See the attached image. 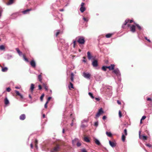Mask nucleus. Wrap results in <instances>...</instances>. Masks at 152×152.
I'll return each mask as SVG.
<instances>
[{
  "mask_svg": "<svg viewBox=\"0 0 152 152\" xmlns=\"http://www.w3.org/2000/svg\"><path fill=\"white\" fill-rule=\"evenodd\" d=\"M133 22V20L126 19L125 21L122 26V27L123 28H125L126 27H128L130 26V24L128 23L129 22L130 23H131L132 22Z\"/></svg>",
  "mask_w": 152,
  "mask_h": 152,
  "instance_id": "nucleus-1",
  "label": "nucleus"
},
{
  "mask_svg": "<svg viewBox=\"0 0 152 152\" xmlns=\"http://www.w3.org/2000/svg\"><path fill=\"white\" fill-rule=\"evenodd\" d=\"M77 40V42H78L79 44L83 45L84 44L85 42V38L83 36H79L76 38Z\"/></svg>",
  "mask_w": 152,
  "mask_h": 152,
  "instance_id": "nucleus-2",
  "label": "nucleus"
},
{
  "mask_svg": "<svg viewBox=\"0 0 152 152\" xmlns=\"http://www.w3.org/2000/svg\"><path fill=\"white\" fill-rule=\"evenodd\" d=\"M103 113H104V111L102 110V108H101L99 110L98 112L96 114L95 118L99 117L100 115Z\"/></svg>",
  "mask_w": 152,
  "mask_h": 152,
  "instance_id": "nucleus-3",
  "label": "nucleus"
},
{
  "mask_svg": "<svg viewBox=\"0 0 152 152\" xmlns=\"http://www.w3.org/2000/svg\"><path fill=\"white\" fill-rule=\"evenodd\" d=\"M85 5V4L84 2H82L81 4V7L80 9V10L81 12H83L84 11L86 10V7H84Z\"/></svg>",
  "mask_w": 152,
  "mask_h": 152,
  "instance_id": "nucleus-4",
  "label": "nucleus"
},
{
  "mask_svg": "<svg viewBox=\"0 0 152 152\" xmlns=\"http://www.w3.org/2000/svg\"><path fill=\"white\" fill-rule=\"evenodd\" d=\"M59 146L58 145H57L56 146H55V147H54L53 148V149H52L51 151V152H57V151H59Z\"/></svg>",
  "mask_w": 152,
  "mask_h": 152,
  "instance_id": "nucleus-5",
  "label": "nucleus"
},
{
  "mask_svg": "<svg viewBox=\"0 0 152 152\" xmlns=\"http://www.w3.org/2000/svg\"><path fill=\"white\" fill-rule=\"evenodd\" d=\"M83 75L86 78L90 79L91 75L89 73L84 72Z\"/></svg>",
  "mask_w": 152,
  "mask_h": 152,
  "instance_id": "nucleus-6",
  "label": "nucleus"
},
{
  "mask_svg": "<svg viewBox=\"0 0 152 152\" xmlns=\"http://www.w3.org/2000/svg\"><path fill=\"white\" fill-rule=\"evenodd\" d=\"M92 65L94 67H96L98 65V63L97 60H94L92 62Z\"/></svg>",
  "mask_w": 152,
  "mask_h": 152,
  "instance_id": "nucleus-7",
  "label": "nucleus"
},
{
  "mask_svg": "<svg viewBox=\"0 0 152 152\" xmlns=\"http://www.w3.org/2000/svg\"><path fill=\"white\" fill-rule=\"evenodd\" d=\"M4 102L5 104V107H6L9 104V102L8 99L7 97L6 96L4 100Z\"/></svg>",
  "mask_w": 152,
  "mask_h": 152,
  "instance_id": "nucleus-8",
  "label": "nucleus"
},
{
  "mask_svg": "<svg viewBox=\"0 0 152 152\" xmlns=\"http://www.w3.org/2000/svg\"><path fill=\"white\" fill-rule=\"evenodd\" d=\"M30 64L32 67H35L36 66V63L34 60H31Z\"/></svg>",
  "mask_w": 152,
  "mask_h": 152,
  "instance_id": "nucleus-9",
  "label": "nucleus"
},
{
  "mask_svg": "<svg viewBox=\"0 0 152 152\" xmlns=\"http://www.w3.org/2000/svg\"><path fill=\"white\" fill-rule=\"evenodd\" d=\"M113 72L115 73V74L117 75H119L120 74L119 70L118 69V68H116V69H113Z\"/></svg>",
  "mask_w": 152,
  "mask_h": 152,
  "instance_id": "nucleus-10",
  "label": "nucleus"
},
{
  "mask_svg": "<svg viewBox=\"0 0 152 152\" xmlns=\"http://www.w3.org/2000/svg\"><path fill=\"white\" fill-rule=\"evenodd\" d=\"M69 84L68 85V87L69 89H71L72 88L74 89V85L71 82H69Z\"/></svg>",
  "mask_w": 152,
  "mask_h": 152,
  "instance_id": "nucleus-11",
  "label": "nucleus"
},
{
  "mask_svg": "<svg viewBox=\"0 0 152 152\" xmlns=\"http://www.w3.org/2000/svg\"><path fill=\"white\" fill-rule=\"evenodd\" d=\"M115 66V65L114 64H111L110 66H107V68L109 69V70H113L114 69Z\"/></svg>",
  "mask_w": 152,
  "mask_h": 152,
  "instance_id": "nucleus-12",
  "label": "nucleus"
},
{
  "mask_svg": "<svg viewBox=\"0 0 152 152\" xmlns=\"http://www.w3.org/2000/svg\"><path fill=\"white\" fill-rule=\"evenodd\" d=\"M131 29V31L132 32H134L136 31V28H135V26H134V25H132L131 27H130Z\"/></svg>",
  "mask_w": 152,
  "mask_h": 152,
  "instance_id": "nucleus-13",
  "label": "nucleus"
},
{
  "mask_svg": "<svg viewBox=\"0 0 152 152\" xmlns=\"http://www.w3.org/2000/svg\"><path fill=\"white\" fill-rule=\"evenodd\" d=\"M15 93L16 95L17 96H20V98H23V96L22 95H21V94H20L19 91H17V90H15Z\"/></svg>",
  "mask_w": 152,
  "mask_h": 152,
  "instance_id": "nucleus-14",
  "label": "nucleus"
},
{
  "mask_svg": "<svg viewBox=\"0 0 152 152\" xmlns=\"http://www.w3.org/2000/svg\"><path fill=\"white\" fill-rule=\"evenodd\" d=\"M26 118L25 114H21L20 116V118L21 120H24Z\"/></svg>",
  "mask_w": 152,
  "mask_h": 152,
  "instance_id": "nucleus-15",
  "label": "nucleus"
},
{
  "mask_svg": "<svg viewBox=\"0 0 152 152\" xmlns=\"http://www.w3.org/2000/svg\"><path fill=\"white\" fill-rule=\"evenodd\" d=\"M139 136L140 139H142L144 140H147V137L146 136H141L140 132L139 133Z\"/></svg>",
  "mask_w": 152,
  "mask_h": 152,
  "instance_id": "nucleus-16",
  "label": "nucleus"
},
{
  "mask_svg": "<svg viewBox=\"0 0 152 152\" xmlns=\"http://www.w3.org/2000/svg\"><path fill=\"white\" fill-rule=\"evenodd\" d=\"M109 143L110 146H112L113 147H114L116 145V144L114 142H112L111 141H109Z\"/></svg>",
  "mask_w": 152,
  "mask_h": 152,
  "instance_id": "nucleus-17",
  "label": "nucleus"
},
{
  "mask_svg": "<svg viewBox=\"0 0 152 152\" xmlns=\"http://www.w3.org/2000/svg\"><path fill=\"white\" fill-rule=\"evenodd\" d=\"M16 51H17V52L18 53L19 55H22L23 54V53L21 51H20L19 48H16L15 49Z\"/></svg>",
  "mask_w": 152,
  "mask_h": 152,
  "instance_id": "nucleus-18",
  "label": "nucleus"
},
{
  "mask_svg": "<svg viewBox=\"0 0 152 152\" xmlns=\"http://www.w3.org/2000/svg\"><path fill=\"white\" fill-rule=\"evenodd\" d=\"M70 79L72 82L74 81V74L73 73H71Z\"/></svg>",
  "mask_w": 152,
  "mask_h": 152,
  "instance_id": "nucleus-19",
  "label": "nucleus"
},
{
  "mask_svg": "<svg viewBox=\"0 0 152 152\" xmlns=\"http://www.w3.org/2000/svg\"><path fill=\"white\" fill-rule=\"evenodd\" d=\"M34 84H31V85L30 90L31 91L32 93L34 89Z\"/></svg>",
  "mask_w": 152,
  "mask_h": 152,
  "instance_id": "nucleus-20",
  "label": "nucleus"
},
{
  "mask_svg": "<svg viewBox=\"0 0 152 152\" xmlns=\"http://www.w3.org/2000/svg\"><path fill=\"white\" fill-rule=\"evenodd\" d=\"M87 57L89 59H91L92 57L89 51L87 52Z\"/></svg>",
  "mask_w": 152,
  "mask_h": 152,
  "instance_id": "nucleus-21",
  "label": "nucleus"
},
{
  "mask_svg": "<svg viewBox=\"0 0 152 152\" xmlns=\"http://www.w3.org/2000/svg\"><path fill=\"white\" fill-rule=\"evenodd\" d=\"M43 87H44L46 91H48V87L47 85V84H46V83H44V84H43Z\"/></svg>",
  "mask_w": 152,
  "mask_h": 152,
  "instance_id": "nucleus-22",
  "label": "nucleus"
},
{
  "mask_svg": "<svg viewBox=\"0 0 152 152\" xmlns=\"http://www.w3.org/2000/svg\"><path fill=\"white\" fill-rule=\"evenodd\" d=\"M2 68L1 71L2 72H6L8 70V68L7 67H5L3 68V67L1 66Z\"/></svg>",
  "mask_w": 152,
  "mask_h": 152,
  "instance_id": "nucleus-23",
  "label": "nucleus"
},
{
  "mask_svg": "<svg viewBox=\"0 0 152 152\" xmlns=\"http://www.w3.org/2000/svg\"><path fill=\"white\" fill-rule=\"evenodd\" d=\"M126 137L125 135L124 134H122V136H121V139L123 142H124L125 140Z\"/></svg>",
  "mask_w": 152,
  "mask_h": 152,
  "instance_id": "nucleus-24",
  "label": "nucleus"
},
{
  "mask_svg": "<svg viewBox=\"0 0 152 152\" xmlns=\"http://www.w3.org/2000/svg\"><path fill=\"white\" fill-rule=\"evenodd\" d=\"M113 34H106L105 37L107 38H110L112 37Z\"/></svg>",
  "mask_w": 152,
  "mask_h": 152,
  "instance_id": "nucleus-25",
  "label": "nucleus"
},
{
  "mask_svg": "<svg viewBox=\"0 0 152 152\" xmlns=\"http://www.w3.org/2000/svg\"><path fill=\"white\" fill-rule=\"evenodd\" d=\"M84 141L86 142H89L90 141V140L89 138H88V137H85L84 138Z\"/></svg>",
  "mask_w": 152,
  "mask_h": 152,
  "instance_id": "nucleus-26",
  "label": "nucleus"
},
{
  "mask_svg": "<svg viewBox=\"0 0 152 152\" xmlns=\"http://www.w3.org/2000/svg\"><path fill=\"white\" fill-rule=\"evenodd\" d=\"M31 9H27V10H26L25 11H23V12L24 14H25V13H27V12H29V11L31 10Z\"/></svg>",
  "mask_w": 152,
  "mask_h": 152,
  "instance_id": "nucleus-27",
  "label": "nucleus"
},
{
  "mask_svg": "<svg viewBox=\"0 0 152 152\" xmlns=\"http://www.w3.org/2000/svg\"><path fill=\"white\" fill-rule=\"evenodd\" d=\"M94 141H95V143L96 144H97L98 145H100L101 143L100 142L99 140H97V139H96L94 140Z\"/></svg>",
  "mask_w": 152,
  "mask_h": 152,
  "instance_id": "nucleus-28",
  "label": "nucleus"
},
{
  "mask_svg": "<svg viewBox=\"0 0 152 152\" xmlns=\"http://www.w3.org/2000/svg\"><path fill=\"white\" fill-rule=\"evenodd\" d=\"M38 79L40 82H42V78L41 74H39V75L38 76Z\"/></svg>",
  "mask_w": 152,
  "mask_h": 152,
  "instance_id": "nucleus-29",
  "label": "nucleus"
},
{
  "mask_svg": "<svg viewBox=\"0 0 152 152\" xmlns=\"http://www.w3.org/2000/svg\"><path fill=\"white\" fill-rule=\"evenodd\" d=\"M106 134L108 136V137H112V134L110 132H106Z\"/></svg>",
  "mask_w": 152,
  "mask_h": 152,
  "instance_id": "nucleus-30",
  "label": "nucleus"
},
{
  "mask_svg": "<svg viewBox=\"0 0 152 152\" xmlns=\"http://www.w3.org/2000/svg\"><path fill=\"white\" fill-rule=\"evenodd\" d=\"M23 58L24 59V60H25V61H27V62H28V58H26V57L25 56V55H23Z\"/></svg>",
  "mask_w": 152,
  "mask_h": 152,
  "instance_id": "nucleus-31",
  "label": "nucleus"
},
{
  "mask_svg": "<svg viewBox=\"0 0 152 152\" xmlns=\"http://www.w3.org/2000/svg\"><path fill=\"white\" fill-rule=\"evenodd\" d=\"M107 69V66H103L102 67V70L104 71H106Z\"/></svg>",
  "mask_w": 152,
  "mask_h": 152,
  "instance_id": "nucleus-32",
  "label": "nucleus"
},
{
  "mask_svg": "<svg viewBox=\"0 0 152 152\" xmlns=\"http://www.w3.org/2000/svg\"><path fill=\"white\" fill-rule=\"evenodd\" d=\"M135 26L137 27L138 28L139 30H141L142 29V27L140 26H139V24H135Z\"/></svg>",
  "mask_w": 152,
  "mask_h": 152,
  "instance_id": "nucleus-33",
  "label": "nucleus"
},
{
  "mask_svg": "<svg viewBox=\"0 0 152 152\" xmlns=\"http://www.w3.org/2000/svg\"><path fill=\"white\" fill-rule=\"evenodd\" d=\"M44 96H45V94H44V93H43V94H42V95L41 96H40V100L41 101H42L43 100V97H44Z\"/></svg>",
  "mask_w": 152,
  "mask_h": 152,
  "instance_id": "nucleus-34",
  "label": "nucleus"
},
{
  "mask_svg": "<svg viewBox=\"0 0 152 152\" xmlns=\"http://www.w3.org/2000/svg\"><path fill=\"white\" fill-rule=\"evenodd\" d=\"M72 122L71 123V124H70V125L71 126H73V122L74 121V120L75 119V118H74V117H72Z\"/></svg>",
  "mask_w": 152,
  "mask_h": 152,
  "instance_id": "nucleus-35",
  "label": "nucleus"
},
{
  "mask_svg": "<svg viewBox=\"0 0 152 152\" xmlns=\"http://www.w3.org/2000/svg\"><path fill=\"white\" fill-rule=\"evenodd\" d=\"M38 143V140H37V139H35V147L37 148H38V146L37 145V144Z\"/></svg>",
  "mask_w": 152,
  "mask_h": 152,
  "instance_id": "nucleus-36",
  "label": "nucleus"
},
{
  "mask_svg": "<svg viewBox=\"0 0 152 152\" xmlns=\"http://www.w3.org/2000/svg\"><path fill=\"white\" fill-rule=\"evenodd\" d=\"M5 49V47L3 45H0V50H3Z\"/></svg>",
  "mask_w": 152,
  "mask_h": 152,
  "instance_id": "nucleus-37",
  "label": "nucleus"
},
{
  "mask_svg": "<svg viewBox=\"0 0 152 152\" xmlns=\"http://www.w3.org/2000/svg\"><path fill=\"white\" fill-rule=\"evenodd\" d=\"M88 94L89 95L91 96V97L92 98H94V96H93V94L91 92H89L88 93Z\"/></svg>",
  "mask_w": 152,
  "mask_h": 152,
  "instance_id": "nucleus-38",
  "label": "nucleus"
},
{
  "mask_svg": "<svg viewBox=\"0 0 152 152\" xmlns=\"http://www.w3.org/2000/svg\"><path fill=\"white\" fill-rule=\"evenodd\" d=\"M124 135H125H125H127V129H124Z\"/></svg>",
  "mask_w": 152,
  "mask_h": 152,
  "instance_id": "nucleus-39",
  "label": "nucleus"
},
{
  "mask_svg": "<svg viewBox=\"0 0 152 152\" xmlns=\"http://www.w3.org/2000/svg\"><path fill=\"white\" fill-rule=\"evenodd\" d=\"M16 0H10V5L13 4L15 2Z\"/></svg>",
  "mask_w": 152,
  "mask_h": 152,
  "instance_id": "nucleus-40",
  "label": "nucleus"
},
{
  "mask_svg": "<svg viewBox=\"0 0 152 152\" xmlns=\"http://www.w3.org/2000/svg\"><path fill=\"white\" fill-rule=\"evenodd\" d=\"M48 104V102L47 101V100L46 102L45 103L44 105L45 107V108H47L48 107V105H47Z\"/></svg>",
  "mask_w": 152,
  "mask_h": 152,
  "instance_id": "nucleus-41",
  "label": "nucleus"
},
{
  "mask_svg": "<svg viewBox=\"0 0 152 152\" xmlns=\"http://www.w3.org/2000/svg\"><path fill=\"white\" fill-rule=\"evenodd\" d=\"M119 116L120 118H121L122 116V113L121 111H119L118 112Z\"/></svg>",
  "mask_w": 152,
  "mask_h": 152,
  "instance_id": "nucleus-42",
  "label": "nucleus"
},
{
  "mask_svg": "<svg viewBox=\"0 0 152 152\" xmlns=\"http://www.w3.org/2000/svg\"><path fill=\"white\" fill-rule=\"evenodd\" d=\"M60 31H59V30H58L57 31V32L56 33V36L57 37L58 36V35L59 34V33H60Z\"/></svg>",
  "mask_w": 152,
  "mask_h": 152,
  "instance_id": "nucleus-43",
  "label": "nucleus"
},
{
  "mask_svg": "<svg viewBox=\"0 0 152 152\" xmlns=\"http://www.w3.org/2000/svg\"><path fill=\"white\" fill-rule=\"evenodd\" d=\"M98 125V121L95 122L94 123V125L95 126H96H96H97Z\"/></svg>",
  "mask_w": 152,
  "mask_h": 152,
  "instance_id": "nucleus-44",
  "label": "nucleus"
},
{
  "mask_svg": "<svg viewBox=\"0 0 152 152\" xmlns=\"http://www.w3.org/2000/svg\"><path fill=\"white\" fill-rule=\"evenodd\" d=\"M81 144L80 143V142H77V146H78V147H79V146H81Z\"/></svg>",
  "mask_w": 152,
  "mask_h": 152,
  "instance_id": "nucleus-45",
  "label": "nucleus"
},
{
  "mask_svg": "<svg viewBox=\"0 0 152 152\" xmlns=\"http://www.w3.org/2000/svg\"><path fill=\"white\" fill-rule=\"evenodd\" d=\"M146 118V116H143L142 117L141 120H144V119H145V118Z\"/></svg>",
  "mask_w": 152,
  "mask_h": 152,
  "instance_id": "nucleus-46",
  "label": "nucleus"
},
{
  "mask_svg": "<svg viewBox=\"0 0 152 152\" xmlns=\"http://www.w3.org/2000/svg\"><path fill=\"white\" fill-rule=\"evenodd\" d=\"M145 39H146L148 41V42H151V40H149V39H148L147 37H145Z\"/></svg>",
  "mask_w": 152,
  "mask_h": 152,
  "instance_id": "nucleus-47",
  "label": "nucleus"
},
{
  "mask_svg": "<svg viewBox=\"0 0 152 152\" xmlns=\"http://www.w3.org/2000/svg\"><path fill=\"white\" fill-rule=\"evenodd\" d=\"M76 41H73V44H74L73 47H75L76 44Z\"/></svg>",
  "mask_w": 152,
  "mask_h": 152,
  "instance_id": "nucleus-48",
  "label": "nucleus"
},
{
  "mask_svg": "<svg viewBox=\"0 0 152 152\" xmlns=\"http://www.w3.org/2000/svg\"><path fill=\"white\" fill-rule=\"evenodd\" d=\"M81 151H82V152H88L87 151H86V149H85V148H83V149H82Z\"/></svg>",
  "mask_w": 152,
  "mask_h": 152,
  "instance_id": "nucleus-49",
  "label": "nucleus"
},
{
  "mask_svg": "<svg viewBox=\"0 0 152 152\" xmlns=\"http://www.w3.org/2000/svg\"><path fill=\"white\" fill-rule=\"evenodd\" d=\"M51 99V97H49L47 99V101L48 102V103L49 102L50 100Z\"/></svg>",
  "mask_w": 152,
  "mask_h": 152,
  "instance_id": "nucleus-50",
  "label": "nucleus"
},
{
  "mask_svg": "<svg viewBox=\"0 0 152 152\" xmlns=\"http://www.w3.org/2000/svg\"><path fill=\"white\" fill-rule=\"evenodd\" d=\"M146 145L149 147H151L152 146L151 144H146Z\"/></svg>",
  "mask_w": 152,
  "mask_h": 152,
  "instance_id": "nucleus-51",
  "label": "nucleus"
},
{
  "mask_svg": "<svg viewBox=\"0 0 152 152\" xmlns=\"http://www.w3.org/2000/svg\"><path fill=\"white\" fill-rule=\"evenodd\" d=\"M83 58L84 59V60H83V61L85 62H86V60H85V59L86 58V57H85V56H83Z\"/></svg>",
  "mask_w": 152,
  "mask_h": 152,
  "instance_id": "nucleus-52",
  "label": "nucleus"
},
{
  "mask_svg": "<svg viewBox=\"0 0 152 152\" xmlns=\"http://www.w3.org/2000/svg\"><path fill=\"white\" fill-rule=\"evenodd\" d=\"M38 87H39V89H42V87L40 85H39Z\"/></svg>",
  "mask_w": 152,
  "mask_h": 152,
  "instance_id": "nucleus-53",
  "label": "nucleus"
},
{
  "mask_svg": "<svg viewBox=\"0 0 152 152\" xmlns=\"http://www.w3.org/2000/svg\"><path fill=\"white\" fill-rule=\"evenodd\" d=\"M117 102L118 104H121V102L119 101V100H117Z\"/></svg>",
  "mask_w": 152,
  "mask_h": 152,
  "instance_id": "nucleus-54",
  "label": "nucleus"
},
{
  "mask_svg": "<svg viewBox=\"0 0 152 152\" xmlns=\"http://www.w3.org/2000/svg\"><path fill=\"white\" fill-rule=\"evenodd\" d=\"M83 19L85 21H88V19H87L86 18H85V17H83Z\"/></svg>",
  "mask_w": 152,
  "mask_h": 152,
  "instance_id": "nucleus-55",
  "label": "nucleus"
},
{
  "mask_svg": "<svg viewBox=\"0 0 152 152\" xmlns=\"http://www.w3.org/2000/svg\"><path fill=\"white\" fill-rule=\"evenodd\" d=\"M7 91L8 92H10V87H8L7 88Z\"/></svg>",
  "mask_w": 152,
  "mask_h": 152,
  "instance_id": "nucleus-56",
  "label": "nucleus"
},
{
  "mask_svg": "<svg viewBox=\"0 0 152 152\" xmlns=\"http://www.w3.org/2000/svg\"><path fill=\"white\" fill-rule=\"evenodd\" d=\"M106 118L107 117H106V116H104L102 117V119L103 120H105V118Z\"/></svg>",
  "mask_w": 152,
  "mask_h": 152,
  "instance_id": "nucleus-57",
  "label": "nucleus"
},
{
  "mask_svg": "<svg viewBox=\"0 0 152 152\" xmlns=\"http://www.w3.org/2000/svg\"><path fill=\"white\" fill-rule=\"evenodd\" d=\"M96 100H97V101H99L100 99L99 98H97V97H96L95 98Z\"/></svg>",
  "mask_w": 152,
  "mask_h": 152,
  "instance_id": "nucleus-58",
  "label": "nucleus"
},
{
  "mask_svg": "<svg viewBox=\"0 0 152 152\" xmlns=\"http://www.w3.org/2000/svg\"><path fill=\"white\" fill-rule=\"evenodd\" d=\"M147 100L148 101H152V100L151 99V98H147Z\"/></svg>",
  "mask_w": 152,
  "mask_h": 152,
  "instance_id": "nucleus-59",
  "label": "nucleus"
},
{
  "mask_svg": "<svg viewBox=\"0 0 152 152\" xmlns=\"http://www.w3.org/2000/svg\"><path fill=\"white\" fill-rule=\"evenodd\" d=\"M30 146L31 148H33V144L32 143H31L30 144Z\"/></svg>",
  "mask_w": 152,
  "mask_h": 152,
  "instance_id": "nucleus-60",
  "label": "nucleus"
},
{
  "mask_svg": "<svg viewBox=\"0 0 152 152\" xmlns=\"http://www.w3.org/2000/svg\"><path fill=\"white\" fill-rule=\"evenodd\" d=\"M7 4V5H10V0H9V1H8V3Z\"/></svg>",
  "mask_w": 152,
  "mask_h": 152,
  "instance_id": "nucleus-61",
  "label": "nucleus"
},
{
  "mask_svg": "<svg viewBox=\"0 0 152 152\" xmlns=\"http://www.w3.org/2000/svg\"><path fill=\"white\" fill-rule=\"evenodd\" d=\"M28 96H29V98H32L31 95H30V94Z\"/></svg>",
  "mask_w": 152,
  "mask_h": 152,
  "instance_id": "nucleus-62",
  "label": "nucleus"
},
{
  "mask_svg": "<svg viewBox=\"0 0 152 152\" xmlns=\"http://www.w3.org/2000/svg\"><path fill=\"white\" fill-rule=\"evenodd\" d=\"M1 13H2V11L1 10H0V17L1 15Z\"/></svg>",
  "mask_w": 152,
  "mask_h": 152,
  "instance_id": "nucleus-63",
  "label": "nucleus"
},
{
  "mask_svg": "<svg viewBox=\"0 0 152 152\" xmlns=\"http://www.w3.org/2000/svg\"><path fill=\"white\" fill-rule=\"evenodd\" d=\"M42 116H43V118H45V114H43V115H42Z\"/></svg>",
  "mask_w": 152,
  "mask_h": 152,
  "instance_id": "nucleus-64",
  "label": "nucleus"
}]
</instances>
